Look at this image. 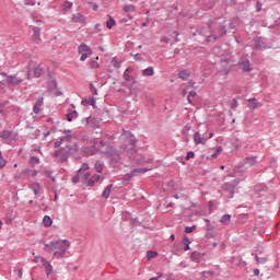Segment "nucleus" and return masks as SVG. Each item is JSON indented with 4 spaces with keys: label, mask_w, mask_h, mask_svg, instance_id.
<instances>
[{
    "label": "nucleus",
    "mask_w": 280,
    "mask_h": 280,
    "mask_svg": "<svg viewBox=\"0 0 280 280\" xmlns=\"http://www.w3.org/2000/svg\"><path fill=\"white\" fill-rule=\"evenodd\" d=\"M122 137H127L128 141H129V150L128 151V145H125V149L127 150L128 154H129V159H135V154H137V139H135V136L132 133H130L129 131L124 130L122 132Z\"/></svg>",
    "instance_id": "nucleus-1"
},
{
    "label": "nucleus",
    "mask_w": 280,
    "mask_h": 280,
    "mask_svg": "<svg viewBox=\"0 0 280 280\" xmlns=\"http://www.w3.org/2000/svg\"><path fill=\"white\" fill-rule=\"evenodd\" d=\"M100 151L102 154H107V156H116V159H119V151L115 150L113 145L109 143H106L104 140H101L98 142Z\"/></svg>",
    "instance_id": "nucleus-2"
},
{
    "label": "nucleus",
    "mask_w": 280,
    "mask_h": 280,
    "mask_svg": "<svg viewBox=\"0 0 280 280\" xmlns=\"http://www.w3.org/2000/svg\"><path fill=\"white\" fill-rule=\"evenodd\" d=\"M69 246H71V244L67 240L57 241V245H56L57 250L54 253V257H56V259H61V257L66 255Z\"/></svg>",
    "instance_id": "nucleus-3"
},
{
    "label": "nucleus",
    "mask_w": 280,
    "mask_h": 280,
    "mask_svg": "<svg viewBox=\"0 0 280 280\" xmlns=\"http://www.w3.org/2000/svg\"><path fill=\"white\" fill-rule=\"evenodd\" d=\"M101 176L98 174H94L91 177V173H84L81 176L82 183L85 187H93V185H95V183H97V180H100Z\"/></svg>",
    "instance_id": "nucleus-4"
},
{
    "label": "nucleus",
    "mask_w": 280,
    "mask_h": 280,
    "mask_svg": "<svg viewBox=\"0 0 280 280\" xmlns=\"http://www.w3.org/2000/svg\"><path fill=\"white\" fill-rule=\"evenodd\" d=\"M19 137V133L12 131V130H3L0 132V139L4 141V143H12V141H16V138Z\"/></svg>",
    "instance_id": "nucleus-5"
},
{
    "label": "nucleus",
    "mask_w": 280,
    "mask_h": 280,
    "mask_svg": "<svg viewBox=\"0 0 280 280\" xmlns=\"http://www.w3.org/2000/svg\"><path fill=\"white\" fill-rule=\"evenodd\" d=\"M226 27L229 30H235L236 25L233 20H225L219 26V34L221 36H226Z\"/></svg>",
    "instance_id": "nucleus-6"
},
{
    "label": "nucleus",
    "mask_w": 280,
    "mask_h": 280,
    "mask_svg": "<svg viewBox=\"0 0 280 280\" xmlns=\"http://www.w3.org/2000/svg\"><path fill=\"white\" fill-rule=\"evenodd\" d=\"M100 143L95 142L92 147H82L81 148V152H83V154L85 156H95V154H97V152H100Z\"/></svg>",
    "instance_id": "nucleus-7"
},
{
    "label": "nucleus",
    "mask_w": 280,
    "mask_h": 280,
    "mask_svg": "<svg viewBox=\"0 0 280 280\" xmlns=\"http://www.w3.org/2000/svg\"><path fill=\"white\" fill-rule=\"evenodd\" d=\"M192 140L195 142V145H207V138L202 137V135H200V131H196Z\"/></svg>",
    "instance_id": "nucleus-8"
},
{
    "label": "nucleus",
    "mask_w": 280,
    "mask_h": 280,
    "mask_svg": "<svg viewBox=\"0 0 280 280\" xmlns=\"http://www.w3.org/2000/svg\"><path fill=\"white\" fill-rule=\"evenodd\" d=\"M40 261L43 264V267L46 270L47 277H49L50 275H54V266H51V262L47 260V258H40Z\"/></svg>",
    "instance_id": "nucleus-9"
},
{
    "label": "nucleus",
    "mask_w": 280,
    "mask_h": 280,
    "mask_svg": "<svg viewBox=\"0 0 280 280\" xmlns=\"http://www.w3.org/2000/svg\"><path fill=\"white\" fill-rule=\"evenodd\" d=\"M145 172H150V168L138 167V168H133L130 173L127 174V176L128 178H133V176L145 174Z\"/></svg>",
    "instance_id": "nucleus-10"
},
{
    "label": "nucleus",
    "mask_w": 280,
    "mask_h": 280,
    "mask_svg": "<svg viewBox=\"0 0 280 280\" xmlns=\"http://www.w3.org/2000/svg\"><path fill=\"white\" fill-rule=\"evenodd\" d=\"M45 104V97L39 96L35 103V105L33 106V113H35V115H40V107Z\"/></svg>",
    "instance_id": "nucleus-11"
},
{
    "label": "nucleus",
    "mask_w": 280,
    "mask_h": 280,
    "mask_svg": "<svg viewBox=\"0 0 280 280\" xmlns=\"http://www.w3.org/2000/svg\"><path fill=\"white\" fill-rule=\"evenodd\" d=\"M32 30H33V36H32L33 43H36L37 45H39L42 40L40 28L38 26H33Z\"/></svg>",
    "instance_id": "nucleus-12"
},
{
    "label": "nucleus",
    "mask_w": 280,
    "mask_h": 280,
    "mask_svg": "<svg viewBox=\"0 0 280 280\" xmlns=\"http://www.w3.org/2000/svg\"><path fill=\"white\" fill-rule=\"evenodd\" d=\"M222 189H223V191H228V198H233V196L235 194V188L233 186H231L230 183H224L222 185Z\"/></svg>",
    "instance_id": "nucleus-13"
},
{
    "label": "nucleus",
    "mask_w": 280,
    "mask_h": 280,
    "mask_svg": "<svg viewBox=\"0 0 280 280\" xmlns=\"http://www.w3.org/2000/svg\"><path fill=\"white\" fill-rule=\"evenodd\" d=\"M71 21L72 23H80L81 25H84L86 23V18L81 13H77L72 15Z\"/></svg>",
    "instance_id": "nucleus-14"
},
{
    "label": "nucleus",
    "mask_w": 280,
    "mask_h": 280,
    "mask_svg": "<svg viewBox=\"0 0 280 280\" xmlns=\"http://www.w3.org/2000/svg\"><path fill=\"white\" fill-rule=\"evenodd\" d=\"M248 108H252V110H255V108H261V103L257 98H249L248 101Z\"/></svg>",
    "instance_id": "nucleus-15"
},
{
    "label": "nucleus",
    "mask_w": 280,
    "mask_h": 280,
    "mask_svg": "<svg viewBox=\"0 0 280 280\" xmlns=\"http://www.w3.org/2000/svg\"><path fill=\"white\" fill-rule=\"evenodd\" d=\"M42 244H44V250H56L58 241H51L50 243H45V241H42Z\"/></svg>",
    "instance_id": "nucleus-16"
},
{
    "label": "nucleus",
    "mask_w": 280,
    "mask_h": 280,
    "mask_svg": "<svg viewBox=\"0 0 280 280\" xmlns=\"http://www.w3.org/2000/svg\"><path fill=\"white\" fill-rule=\"evenodd\" d=\"M7 82L9 84H13V86H16V85L21 84V82H23V80L18 79L16 75H9V77H7Z\"/></svg>",
    "instance_id": "nucleus-17"
},
{
    "label": "nucleus",
    "mask_w": 280,
    "mask_h": 280,
    "mask_svg": "<svg viewBox=\"0 0 280 280\" xmlns=\"http://www.w3.org/2000/svg\"><path fill=\"white\" fill-rule=\"evenodd\" d=\"M238 67L242 71L248 72L250 71V61L248 59L238 62Z\"/></svg>",
    "instance_id": "nucleus-18"
},
{
    "label": "nucleus",
    "mask_w": 280,
    "mask_h": 280,
    "mask_svg": "<svg viewBox=\"0 0 280 280\" xmlns=\"http://www.w3.org/2000/svg\"><path fill=\"white\" fill-rule=\"evenodd\" d=\"M94 124H95V117L89 116L82 119L83 126H89L90 128H93Z\"/></svg>",
    "instance_id": "nucleus-19"
},
{
    "label": "nucleus",
    "mask_w": 280,
    "mask_h": 280,
    "mask_svg": "<svg viewBox=\"0 0 280 280\" xmlns=\"http://www.w3.org/2000/svg\"><path fill=\"white\" fill-rule=\"evenodd\" d=\"M65 152H67V154H71L72 156H75V153L78 152V145L73 144V145H67L63 149Z\"/></svg>",
    "instance_id": "nucleus-20"
},
{
    "label": "nucleus",
    "mask_w": 280,
    "mask_h": 280,
    "mask_svg": "<svg viewBox=\"0 0 280 280\" xmlns=\"http://www.w3.org/2000/svg\"><path fill=\"white\" fill-rule=\"evenodd\" d=\"M198 34H201V36H206V40H208V43H211V38H213V40H218V35L213 33L211 35H207V32H205V30L198 31Z\"/></svg>",
    "instance_id": "nucleus-21"
},
{
    "label": "nucleus",
    "mask_w": 280,
    "mask_h": 280,
    "mask_svg": "<svg viewBox=\"0 0 280 280\" xmlns=\"http://www.w3.org/2000/svg\"><path fill=\"white\" fill-rule=\"evenodd\" d=\"M245 165H250L252 167H255L257 165V156H249L244 159Z\"/></svg>",
    "instance_id": "nucleus-22"
},
{
    "label": "nucleus",
    "mask_w": 280,
    "mask_h": 280,
    "mask_svg": "<svg viewBox=\"0 0 280 280\" xmlns=\"http://www.w3.org/2000/svg\"><path fill=\"white\" fill-rule=\"evenodd\" d=\"M191 261H195L196 264H200V260L202 259V254L199 252H192L190 255Z\"/></svg>",
    "instance_id": "nucleus-23"
},
{
    "label": "nucleus",
    "mask_w": 280,
    "mask_h": 280,
    "mask_svg": "<svg viewBox=\"0 0 280 280\" xmlns=\"http://www.w3.org/2000/svg\"><path fill=\"white\" fill-rule=\"evenodd\" d=\"M30 189H32V191H34L36 198H38V194H40V184H38L37 182L33 183L30 185Z\"/></svg>",
    "instance_id": "nucleus-24"
},
{
    "label": "nucleus",
    "mask_w": 280,
    "mask_h": 280,
    "mask_svg": "<svg viewBox=\"0 0 280 280\" xmlns=\"http://www.w3.org/2000/svg\"><path fill=\"white\" fill-rule=\"evenodd\" d=\"M78 52L79 54H91V47H89L86 44L83 43L78 47Z\"/></svg>",
    "instance_id": "nucleus-25"
},
{
    "label": "nucleus",
    "mask_w": 280,
    "mask_h": 280,
    "mask_svg": "<svg viewBox=\"0 0 280 280\" xmlns=\"http://www.w3.org/2000/svg\"><path fill=\"white\" fill-rule=\"evenodd\" d=\"M73 119H78V110L69 109L67 114V121H73Z\"/></svg>",
    "instance_id": "nucleus-26"
},
{
    "label": "nucleus",
    "mask_w": 280,
    "mask_h": 280,
    "mask_svg": "<svg viewBox=\"0 0 280 280\" xmlns=\"http://www.w3.org/2000/svg\"><path fill=\"white\" fill-rule=\"evenodd\" d=\"M142 75L144 78H152V75H154V68L153 67H148L145 69L142 70Z\"/></svg>",
    "instance_id": "nucleus-27"
},
{
    "label": "nucleus",
    "mask_w": 280,
    "mask_h": 280,
    "mask_svg": "<svg viewBox=\"0 0 280 280\" xmlns=\"http://www.w3.org/2000/svg\"><path fill=\"white\" fill-rule=\"evenodd\" d=\"M191 75V73L189 72L188 69L185 70H180L178 72V78H180V80H189V77Z\"/></svg>",
    "instance_id": "nucleus-28"
},
{
    "label": "nucleus",
    "mask_w": 280,
    "mask_h": 280,
    "mask_svg": "<svg viewBox=\"0 0 280 280\" xmlns=\"http://www.w3.org/2000/svg\"><path fill=\"white\" fill-rule=\"evenodd\" d=\"M94 170L98 173L102 174V172H104V163H102V161H96L94 164Z\"/></svg>",
    "instance_id": "nucleus-29"
},
{
    "label": "nucleus",
    "mask_w": 280,
    "mask_h": 280,
    "mask_svg": "<svg viewBox=\"0 0 280 280\" xmlns=\"http://www.w3.org/2000/svg\"><path fill=\"white\" fill-rule=\"evenodd\" d=\"M113 189V184H109L106 186V188L103 190V198H109L110 197V190Z\"/></svg>",
    "instance_id": "nucleus-30"
},
{
    "label": "nucleus",
    "mask_w": 280,
    "mask_h": 280,
    "mask_svg": "<svg viewBox=\"0 0 280 280\" xmlns=\"http://www.w3.org/2000/svg\"><path fill=\"white\" fill-rule=\"evenodd\" d=\"M28 163L31 167H36V165L40 163V159H38L37 156H31Z\"/></svg>",
    "instance_id": "nucleus-31"
},
{
    "label": "nucleus",
    "mask_w": 280,
    "mask_h": 280,
    "mask_svg": "<svg viewBox=\"0 0 280 280\" xmlns=\"http://www.w3.org/2000/svg\"><path fill=\"white\" fill-rule=\"evenodd\" d=\"M44 226H51L54 224V220H51V217L45 215L43 219Z\"/></svg>",
    "instance_id": "nucleus-32"
},
{
    "label": "nucleus",
    "mask_w": 280,
    "mask_h": 280,
    "mask_svg": "<svg viewBox=\"0 0 280 280\" xmlns=\"http://www.w3.org/2000/svg\"><path fill=\"white\" fill-rule=\"evenodd\" d=\"M255 49H266V44L264 42L256 39L254 44Z\"/></svg>",
    "instance_id": "nucleus-33"
},
{
    "label": "nucleus",
    "mask_w": 280,
    "mask_h": 280,
    "mask_svg": "<svg viewBox=\"0 0 280 280\" xmlns=\"http://www.w3.org/2000/svg\"><path fill=\"white\" fill-rule=\"evenodd\" d=\"M183 244H184V250L187 252L189 250V244H191V241H189V237L187 236H184L183 238Z\"/></svg>",
    "instance_id": "nucleus-34"
},
{
    "label": "nucleus",
    "mask_w": 280,
    "mask_h": 280,
    "mask_svg": "<svg viewBox=\"0 0 280 280\" xmlns=\"http://www.w3.org/2000/svg\"><path fill=\"white\" fill-rule=\"evenodd\" d=\"M220 222L221 224H229L231 222V214H223Z\"/></svg>",
    "instance_id": "nucleus-35"
},
{
    "label": "nucleus",
    "mask_w": 280,
    "mask_h": 280,
    "mask_svg": "<svg viewBox=\"0 0 280 280\" xmlns=\"http://www.w3.org/2000/svg\"><path fill=\"white\" fill-rule=\"evenodd\" d=\"M117 22H115V19L113 16H109V20L106 22L107 30H113V26L116 25Z\"/></svg>",
    "instance_id": "nucleus-36"
},
{
    "label": "nucleus",
    "mask_w": 280,
    "mask_h": 280,
    "mask_svg": "<svg viewBox=\"0 0 280 280\" xmlns=\"http://www.w3.org/2000/svg\"><path fill=\"white\" fill-rule=\"evenodd\" d=\"M33 73H34L35 78H40V75H43V68H40V67L34 68Z\"/></svg>",
    "instance_id": "nucleus-37"
},
{
    "label": "nucleus",
    "mask_w": 280,
    "mask_h": 280,
    "mask_svg": "<svg viewBox=\"0 0 280 280\" xmlns=\"http://www.w3.org/2000/svg\"><path fill=\"white\" fill-rule=\"evenodd\" d=\"M69 160V153H67V151H62L61 155H60V163H67V161Z\"/></svg>",
    "instance_id": "nucleus-38"
},
{
    "label": "nucleus",
    "mask_w": 280,
    "mask_h": 280,
    "mask_svg": "<svg viewBox=\"0 0 280 280\" xmlns=\"http://www.w3.org/2000/svg\"><path fill=\"white\" fill-rule=\"evenodd\" d=\"M136 7L135 4H127L124 7V12H135Z\"/></svg>",
    "instance_id": "nucleus-39"
},
{
    "label": "nucleus",
    "mask_w": 280,
    "mask_h": 280,
    "mask_svg": "<svg viewBox=\"0 0 280 280\" xmlns=\"http://www.w3.org/2000/svg\"><path fill=\"white\" fill-rule=\"evenodd\" d=\"M156 255H159V253L149 250V252H147V259H154V257H156Z\"/></svg>",
    "instance_id": "nucleus-40"
},
{
    "label": "nucleus",
    "mask_w": 280,
    "mask_h": 280,
    "mask_svg": "<svg viewBox=\"0 0 280 280\" xmlns=\"http://www.w3.org/2000/svg\"><path fill=\"white\" fill-rule=\"evenodd\" d=\"M83 102H85L86 104H89L90 106H93L95 108V98H85Z\"/></svg>",
    "instance_id": "nucleus-41"
},
{
    "label": "nucleus",
    "mask_w": 280,
    "mask_h": 280,
    "mask_svg": "<svg viewBox=\"0 0 280 280\" xmlns=\"http://www.w3.org/2000/svg\"><path fill=\"white\" fill-rule=\"evenodd\" d=\"M7 164H8V161L3 159L0 151V170H3V167H5Z\"/></svg>",
    "instance_id": "nucleus-42"
},
{
    "label": "nucleus",
    "mask_w": 280,
    "mask_h": 280,
    "mask_svg": "<svg viewBox=\"0 0 280 280\" xmlns=\"http://www.w3.org/2000/svg\"><path fill=\"white\" fill-rule=\"evenodd\" d=\"M256 261L257 264H266V261H268V258L259 257L258 255H256Z\"/></svg>",
    "instance_id": "nucleus-43"
},
{
    "label": "nucleus",
    "mask_w": 280,
    "mask_h": 280,
    "mask_svg": "<svg viewBox=\"0 0 280 280\" xmlns=\"http://www.w3.org/2000/svg\"><path fill=\"white\" fill-rule=\"evenodd\" d=\"M86 170H89V164L88 163H83L81 165V167L78 170L79 174H82V172H86Z\"/></svg>",
    "instance_id": "nucleus-44"
},
{
    "label": "nucleus",
    "mask_w": 280,
    "mask_h": 280,
    "mask_svg": "<svg viewBox=\"0 0 280 280\" xmlns=\"http://www.w3.org/2000/svg\"><path fill=\"white\" fill-rule=\"evenodd\" d=\"M112 62H113L115 69H119L121 67V62L117 61V57H114Z\"/></svg>",
    "instance_id": "nucleus-45"
},
{
    "label": "nucleus",
    "mask_w": 280,
    "mask_h": 280,
    "mask_svg": "<svg viewBox=\"0 0 280 280\" xmlns=\"http://www.w3.org/2000/svg\"><path fill=\"white\" fill-rule=\"evenodd\" d=\"M71 8H73V3L70 1H66L63 3V10H71Z\"/></svg>",
    "instance_id": "nucleus-46"
},
{
    "label": "nucleus",
    "mask_w": 280,
    "mask_h": 280,
    "mask_svg": "<svg viewBox=\"0 0 280 280\" xmlns=\"http://www.w3.org/2000/svg\"><path fill=\"white\" fill-rule=\"evenodd\" d=\"M220 152H222V147H218L215 152L211 155L212 159H218V156L220 155Z\"/></svg>",
    "instance_id": "nucleus-47"
},
{
    "label": "nucleus",
    "mask_w": 280,
    "mask_h": 280,
    "mask_svg": "<svg viewBox=\"0 0 280 280\" xmlns=\"http://www.w3.org/2000/svg\"><path fill=\"white\" fill-rule=\"evenodd\" d=\"M82 173H80L79 171H78V173H77V175L72 178V183H74V185H78V183H80V175H81Z\"/></svg>",
    "instance_id": "nucleus-48"
},
{
    "label": "nucleus",
    "mask_w": 280,
    "mask_h": 280,
    "mask_svg": "<svg viewBox=\"0 0 280 280\" xmlns=\"http://www.w3.org/2000/svg\"><path fill=\"white\" fill-rule=\"evenodd\" d=\"M112 158V163L114 164H117L118 161L121 160V155H119V152H118V159H117V155H109Z\"/></svg>",
    "instance_id": "nucleus-49"
},
{
    "label": "nucleus",
    "mask_w": 280,
    "mask_h": 280,
    "mask_svg": "<svg viewBox=\"0 0 280 280\" xmlns=\"http://www.w3.org/2000/svg\"><path fill=\"white\" fill-rule=\"evenodd\" d=\"M61 143H65L67 141H71V135H66L60 138Z\"/></svg>",
    "instance_id": "nucleus-50"
},
{
    "label": "nucleus",
    "mask_w": 280,
    "mask_h": 280,
    "mask_svg": "<svg viewBox=\"0 0 280 280\" xmlns=\"http://www.w3.org/2000/svg\"><path fill=\"white\" fill-rule=\"evenodd\" d=\"M197 226L192 225V226H186L185 228V233H194V231H196Z\"/></svg>",
    "instance_id": "nucleus-51"
},
{
    "label": "nucleus",
    "mask_w": 280,
    "mask_h": 280,
    "mask_svg": "<svg viewBox=\"0 0 280 280\" xmlns=\"http://www.w3.org/2000/svg\"><path fill=\"white\" fill-rule=\"evenodd\" d=\"M62 152H65V148H60L59 150L55 151L54 153L55 159H58V156H61Z\"/></svg>",
    "instance_id": "nucleus-52"
},
{
    "label": "nucleus",
    "mask_w": 280,
    "mask_h": 280,
    "mask_svg": "<svg viewBox=\"0 0 280 280\" xmlns=\"http://www.w3.org/2000/svg\"><path fill=\"white\" fill-rule=\"evenodd\" d=\"M90 91H91L92 95H97V88H95V85H93V83H90Z\"/></svg>",
    "instance_id": "nucleus-53"
},
{
    "label": "nucleus",
    "mask_w": 280,
    "mask_h": 280,
    "mask_svg": "<svg viewBox=\"0 0 280 280\" xmlns=\"http://www.w3.org/2000/svg\"><path fill=\"white\" fill-rule=\"evenodd\" d=\"M233 188L237 187L240 185V178H235L232 182L229 183Z\"/></svg>",
    "instance_id": "nucleus-54"
},
{
    "label": "nucleus",
    "mask_w": 280,
    "mask_h": 280,
    "mask_svg": "<svg viewBox=\"0 0 280 280\" xmlns=\"http://www.w3.org/2000/svg\"><path fill=\"white\" fill-rule=\"evenodd\" d=\"M122 78L124 80H126V82H130V80H135V78L130 77L128 72H124Z\"/></svg>",
    "instance_id": "nucleus-55"
},
{
    "label": "nucleus",
    "mask_w": 280,
    "mask_h": 280,
    "mask_svg": "<svg viewBox=\"0 0 280 280\" xmlns=\"http://www.w3.org/2000/svg\"><path fill=\"white\" fill-rule=\"evenodd\" d=\"M44 174L47 176V178H50L52 183H56V177L51 176V172L45 171Z\"/></svg>",
    "instance_id": "nucleus-56"
},
{
    "label": "nucleus",
    "mask_w": 280,
    "mask_h": 280,
    "mask_svg": "<svg viewBox=\"0 0 280 280\" xmlns=\"http://www.w3.org/2000/svg\"><path fill=\"white\" fill-rule=\"evenodd\" d=\"M195 95H196V91H190V92H189L188 97H187L189 104H191V102H192L191 98H192Z\"/></svg>",
    "instance_id": "nucleus-57"
},
{
    "label": "nucleus",
    "mask_w": 280,
    "mask_h": 280,
    "mask_svg": "<svg viewBox=\"0 0 280 280\" xmlns=\"http://www.w3.org/2000/svg\"><path fill=\"white\" fill-rule=\"evenodd\" d=\"M195 156H196V154L194 153V151H189V152H187L186 161H189V159H194Z\"/></svg>",
    "instance_id": "nucleus-58"
},
{
    "label": "nucleus",
    "mask_w": 280,
    "mask_h": 280,
    "mask_svg": "<svg viewBox=\"0 0 280 280\" xmlns=\"http://www.w3.org/2000/svg\"><path fill=\"white\" fill-rule=\"evenodd\" d=\"M26 5H36V0H24Z\"/></svg>",
    "instance_id": "nucleus-59"
},
{
    "label": "nucleus",
    "mask_w": 280,
    "mask_h": 280,
    "mask_svg": "<svg viewBox=\"0 0 280 280\" xmlns=\"http://www.w3.org/2000/svg\"><path fill=\"white\" fill-rule=\"evenodd\" d=\"M86 58H89V52L81 54V57H80L81 62H84V60H86Z\"/></svg>",
    "instance_id": "nucleus-60"
},
{
    "label": "nucleus",
    "mask_w": 280,
    "mask_h": 280,
    "mask_svg": "<svg viewBox=\"0 0 280 280\" xmlns=\"http://www.w3.org/2000/svg\"><path fill=\"white\" fill-rule=\"evenodd\" d=\"M98 68H100V63L97 61L91 62V69H98Z\"/></svg>",
    "instance_id": "nucleus-61"
},
{
    "label": "nucleus",
    "mask_w": 280,
    "mask_h": 280,
    "mask_svg": "<svg viewBox=\"0 0 280 280\" xmlns=\"http://www.w3.org/2000/svg\"><path fill=\"white\" fill-rule=\"evenodd\" d=\"M236 106H238L237 101L233 98L231 103V108H235Z\"/></svg>",
    "instance_id": "nucleus-62"
},
{
    "label": "nucleus",
    "mask_w": 280,
    "mask_h": 280,
    "mask_svg": "<svg viewBox=\"0 0 280 280\" xmlns=\"http://www.w3.org/2000/svg\"><path fill=\"white\" fill-rule=\"evenodd\" d=\"M135 60H143V56H141V54H136Z\"/></svg>",
    "instance_id": "nucleus-63"
},
{
    "label": "nucleus",
    "mask_w": 280,
    "mask_h": 280,
    "mask_svg": "<svg viewBox=\"0 0 280 280\" xmlns=\"http://www.w3.org/2000/svg\"><path fill=\"white\" fill-rule=\"evenodd\" d=\"M207 231L208 232H213V225H211L210 223L207 225Z\"/></svg>",
    "instance_id": "nucleus-64"
}]
</instances>
